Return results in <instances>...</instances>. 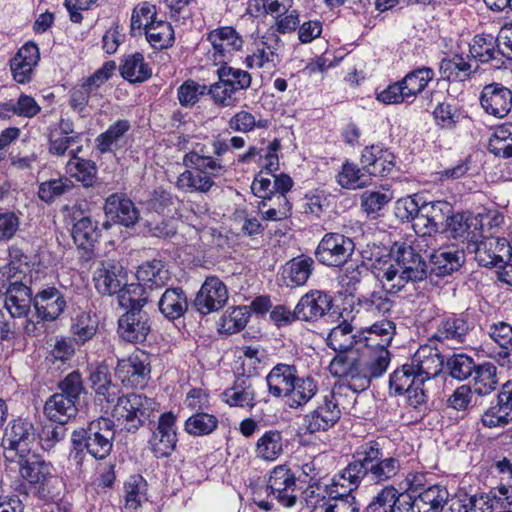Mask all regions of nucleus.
I'll return each mask as SVG.
<instances>
[{"label":"nucleus","instance_id":"obj_37","mask_svg":"<svg viewBox=\"0 0 512 512\" xmlns=\"http://www.w3.org/2000/svg\"><path fill=\"white\" fill-rule=\"evenodd\" d=\"M326 341L331 349L340 354L349 350L357 352L358 334L354 333V327L347 321L332 328Z\"/></svg>","mask_w":512,"mask_h":512},{"label":"nucleus","instance_id":"obj_52","mask_svg":"<svg viewBox=\"0 0 512 512\" xmlns=\"http://www.w3.org/2000/svg\"><path fill=\"white\" fill-rule=\"evenodd\" d=\"M372 378L365 370L360 359H353L345 378V383L335 387L339 394L344 389H349L354 393L366 390L370 386Z\"/></svg>","mask_w":512,"mask_h":512},{"label":"nucleus","instance_id":"obj_60","mask_svg":"<svg viewBox=\"0 0 512 512\" xmlns=\"http://www.w3.org/2000/svg\"><path fill=\"white\" fill-rule=\"evenodd\" d=\"M359 306L374 316L385 315L393 306L392 300L383 290L373 291L358 299Z\"/></svg>","mask_w":512,"mask_h":512},{"label":"nucleus","instance_id":"obj_1","mask_svg":"<svg viewBox=\"0 0 512 512\" xmlns=\"http://www.w3.org/2000/svg\"><path fill=\"white\" fill-rule=\"evenodd\" d=\"M444 359L438 349L421 345L410 363L396 369L389 378L390 391L406 395V403L414 409H422L427 403L425 382L442 371Z\"/></svg>","mask_w":512,"mask_h":512},{"label":"nucleus","instance_id":"obj_42","mask_svg":"<svg viewBox=\"0 0 512 512\" xmlns=\"http://www.w3.org/2000/svg\"><path fill=\"white\" fill-rule=\"evenodd\" d=\"M136 277L144 286L153 289L164 286L170 274L161 260L153 259L139 266Z\"/></svg>","mask_w":512,"mask_h":512},{"label":"nucleus","instance_id":"obj_62","mask_svg":"<svg viewBox=\"0 0 512 512\" xmlns=\"http://www.w3.org/2000/svg\"><path fill=\"white\" fill-rule=\"evenodd\" d=\"M269 125L268 120L259 118L246 110L236 112L228 121V127L234 132L247 134L255 128L265 129Z\"/></svg>","mask_w":512,"mask_h":512},{"label":"nucleus","instance_id":"obj_30","mask_svg":"<svg viewBox=\"0 0 512 512\" xmlns=\"http://www.w3.org/2000/svg\"><path fill=\"white\" fill-rule=\"evenodd\" d=\"M32 302L29 287L17 281L9 284L4 304L12 318L27 316Z\"/></svg>","mask_w":512,"mask_h":512},{"label":"nucleus","instance_id":"obj_8","mask_svg":"<svg viewBox=\"0 0 512 512\" xmlns=\"http://www.w3.org/2000/svg\"><path fill=\"white\" fill-rule=\"evenodd\" d=\"M474 326V318L469 310L444 315L436 321V328L431 339L462 344Z\"/></svg>","mask_w":512,"mask_h":512},{"label":"nucleus","instance_id":"obj_17","mask_svg":"<svg viewBox=\"0 0 512 512\" xmlns=\"http://www.w3.org/2000/svg\"><path fill=\"white\" fill-rule=\"evenodd\" d=\"M150 368L143 353L131 354L120 359L115 368V376L126 387H143L149 378Z\"/></svg>","mask_w":512,"mask_h":512},{"label":"nucleus","instance_id":"obj_22","mask_svg":"<svg viewBox=\"0 0 512 512\" xmlns=\"http://www.w3.org/2000/svg\"><path fill=\"white\" fill-rule=\"evenodd\" d=\"M332 307V298L320 290H311L303 295L296 305V318L315 322L325 316Z\"/></svg>","mask_w":512,"mask_h":512},{"label":"nucleus","instance_id":"obj_13","mask_svg":"<svg viewBox=\"0 0 512 512\" xmlns=\"http://www.w3.org/2000/svg\"><path fill=\"white\" fill-rule=\"evenodd\" d=\"M339 392L333 389L326 394L315 410L305 416L306 428L310 433L327 431L333 427L341 417L338 401Z\"/></svg>","mask_w":512,"mask_h":512},{"label":"nucleus","instance_id":"obj_61","mask_svg":"<svg viewBox=\"0 0 512 512\" xmlns=\"http://www.w3.org/2000/svg\"><path fill=\"white\" fill-rule=\"evenodd\" d=\"M249 316L246 307H234L221 317L218 323V331L224 334L237 333L246 326Z\"/></svg>","mask_w":512,"mask_h":512},{"label":"nucleus","instance_id":"obj_26","mask_svg":"<svg viewBox=\"0 0 512 512\" xmlns=\"http://www.w3.org/2000/svg\"><path fill=\"white\" fill-rule=\"evenodd\" d=\"M105 214L112 221L123 226H133L139 219V211L125 194L110 195L104 204Z\"/></svg>","mask_w":512,"mask_h":512},{"label":"nucleus","instance_id":"obj_50","mask_svg":"<svg viewBox=\"0 0 512 512\" xmlns=\"http://www.w3.org/2000/svg\"><path fill=\"white\" fill-rule=\"evenodd\" d=\"M72 236L75 244L84 249L91 250L101 236V230L98 224L89 217H83L78 220L72 229Z\"/></svg>","mask_w":512,"mask_h":512},{"label":"nucleus","instance_id":"obj_44","mask_svg":"<svg viewBox=\"0 0 512 512\" xmlns=\"http://www.w3.org/2000/svg\"><path fill=\"white\" fill-rule=\"evenodd\" d=\"M280 62L276 48L265 41L255 42V48L248 54L243 63L249 69L275 68Z\"/></svg>","mask_w":512,"mask_h":512},{"label":"nucleus","instance_id":"obj_25","mask_svg":"<svg viewBox=\"0 0 512 512\" xmlns=\"http://www.w3.org/2000/svg\"><path fill=\"white\" fill-rule=\"evenodd\" d=\"M149 331L148 316L142 311H127L118 320V334L127 342H143Z\"/></svg>","mask_w":512,"mask_h":512},{"label":"nucleus","instance_id":"obj_53","mask_svg":"<svg viewBox=\"0 0 512 512\" xmlns=\"http://www.w3.org/2000/svg\"><path fill=\"white\" fill-rule=\"evenodd\" d=\"M144 32L146 40L155 49L171 47L175 40L172 25L165 20L158 19L150 24Z\"/></svg>","mask_w":512,"mask_h":512},{"label":"nucleus","instance_id":"obj_15","mask_svg":"<svg viewBox=\"0 0 512 512\" xmlns=\"http://www.w3.org/2000/svg\"><path fill=\"white\" fill-rule=\"evenodd\" d=\"M475 260L484 267H494L511 261L509 240L504 237H485L474 243Z\"/></svg>","mask_w":512,"mask_h":512},{"label":"nucleus","instance_id":"obj_47","mask_svg":"<svg viewBox=\"0 0 512 512\" xmlns=\"http://www.w3.org/2000/svg\"><path fill=\"white\" fill-rule=\"evenodd\" d=\"M261 219L278 222L287 219L291 214V204L285 195L275 194L272 198L261 200L258 204Z\"/></svg>","mask_w":512,"mask_h":512},{"label":"nucleus","instance_id":"obj_6","mask_svg":"<svg viewBox=\"0 0 512 512\" xmlns=\"http://www.w3.org/2000/svg\"><path fill=\"white\" fill-rule=\"evenodd\" d=\"M206 41L210 45L206 58L215 66L230 63L244 46L242 35L233 26H220L209 31Z\"/></svg>","mask_w":512,"mask_h":512},{"label":"nucleus","instance_id":"obj_32","mask_svg":"<svg viewBox=\"0 0 512 512\" xmlns=\"http://www.w3.org/2000/svg\"><path fill=\"white\" fill-rule=\"evenodd\" d=\"M478 69L473 66L469 56L453 55L450 59H443L440 63V73L443 79L450 82L465 81Z\"/></svg>","mask_w":512,"mask_h":512},{"label":"nucleus","instance_id":"obj_7","mask_svg":"<svg viewBox=\"0 0 512 512\" xmlns=\"http://www.w3.org/2000/svg\"><path fill=\"white\" fill-rule=\"evenodd\" d=\"M87 452L95 459L106 458L113 446L114 422L106 417L91 421L86 430L79 432Z\"/></svg>","mask_w":512,"mask_h":512},{"label":"nucleus","instance_id":"obj_10","mask_svg":"<svg viewBox=\"0 0 512 512\" xmlns=\"http://www.w3.org/2000/svg\"><path fill=\"white\" fill-rule=\"evenodd\" d=\"M177 442L176 416L172 412L163 413L152 430L149 449L156 458H166L173 453Z\"/></svg>","mask_w":512,"mask_h":512},{"label":"nucleus","instance_id":"obj_14","mask_svg":"<svg viewBox=\"0 0 512 512\" xmlns=\"http://www.w3.org/2000/svg\"><path fill=\"white\" fill-rule=\"evenodd\" d=\"M228 300V289L226 285L216 276H209L205 279L198 291L194 306L201 314H209L222 309Z\"/></svg>","mask_w":512,"mask_h":512},{"label":"nucleus","instance_id":"obj_34","mask_svg":"<svg viewBox=\"0 0 512 512\" xmlns=\"http://www.w3.org/2000/svg\"><path fill=\"white\" fill-rule=\"evenodd\" d=\"M77 403L64 397L63 394H53L45 403L44 413L49 420L64 425L77 414Z\"/></svg>","mask_w":512,"mask_h":512},{"label":"nucleus","instance_id":"obj_63","mask_svg":"<svg viewBox=\"0 0 512 512\" xmlns=\"http://www.w3.org/2000/svg\"><path fill=\"white\" fill-rule=\"evenodd\" d=\"M73 182L67 177H59L42 182L38 188V197L45 203H52L57 197L69 192Z\"/></svg>","mask_w":512,"mask_h":512},{"label":"nucleus","instance_id":"obj_38","mask_svg":"<svg viewBox=\"0 0 512 512\" xmlns=\"http://www.w3.org/2000/svg\"><path fill=\"white\" fill-rule=\"evenodd\" d=\"M81 147L76 151L72 150V157L66 164L67 174L81 182L85 187H90L94 184L97 176V166L92 160L83 159L77 156Z\"/></svg>","mask_w":512,"mask_h":512},{"label":"nucleus","instance_id":"obj_27","mask_svg":"<svg viewBox=\"0 0 512 512\" xmlns=\"http://www.w3.org/2000/svg\"><path fill=\"white\" fill-rule=\"evenodd\" d=\"M449 502V492L441 485H430L419 492L412 502H406L408 511L417 508L418 512H442L444 505Z\"/></svg>","mask_w":512,"mask_h":512},{"label":"nucleus","instance_id":"obj_29","mask_svg":"<svg viewBox=\"0 0 512 512\" xmlns=\"http://www.w3.org/2000/svg\"><path fill=\"white\" fill-rule=\"evenodd\" d=\"M297 376L295 366L284 363L275 365L266 376L269 393L274 397H286Z\"/></svg>","mask_w":512,"mask_h":512},{"label":"nucleus","instance_id":"obj_49","mask_svg":"<svg viewBox=\"0 0 512 512\" xmlns=\"http://www.w3.org/2000/svg\"><path fill=\"white\" fill-rule=\"evenodd\" d=\"M473 388L475 394L486 396L491 394L498 385L497 368L490 362H485L475 367Z\"/></svg>","mask_w":512,"mask_h":512},{"label":"nucleus","instance_id":"obj_57","mask_svg":"<svg viewBox=\"0 0 512 512\" xmlns=\"http://www.w3.org/2000/svg\"><path fill=\"white\" fill-rule=\"evenodd\" d=\"M400 469L401 464L398 458L382 457L375 464L368 467L366 477L375 484H382L393 479L399 473Z\"/></svg>","mask_w":512,"mask_h":512},{"label":"nucleus","instance_id":"obj_28","mask_svg":"<svg viewBox=\"0 0 512 512\" xmlns=\"http://www.w3.org/2000/svg\"><path fill=\"white\" fill-rule=\"evenodd\" d=\"M464 261V253L456 246H446L430 254L431 273L436 276L450 275L457 271Z\"/></svg>","mask_w":512,"mask_h":512},{"label":"nucleus","instance_id":"obj_33","mask_svg":"<svg viewBox=\"0 0 512 512\" xmlns=\"http://www.w3.org/2000/svg\"><path fill=\"white\" fill-rule=\"evenodd\" d=\"M188 298L182 288H167L159 299L160 312L170 320L179 319L188 309Z\"/></svg>","mask_w":512,"mask_h":512},{"label":"nucleus","instance_id":"obj_5","mask_svg":"<svg viewBox=\"0 0 512 512\" xmlns=\"http://www.w3.org/2000/svg\"><path fill=\"white\" fill-rule=\"evenodd\" d=\"M154 409L155 401L152 398L138 393L120 396L119 390L115 402L109 408L106 404L102 408L106 413L110 411L111 416L127 431H136Z\"/></svg>","mask_w":512,"mask_h":512},{"label":"nucleus","instance_id":"obj_54","mask_svg":"<svg viewBox=\"0 0 512 512\" xmlns=\"http://www.w3.org/2000/svg\"><path fill=\"white\" fill-rule=\"evenodd\" d=\"M71 321L70 332L76 343L84 344L96 334L98 322L90 312H79L72 317Z\"/></svg>","mask_w":512,"mask_h":512},{"label":"nucleus","instance_id":"obj_24","mask_svg":"<svg viewBox=\"0 0 512 512\" xmlns=\"http://www.w3.org/2000/svg\"><path fill=\"white\" fill-rule=\"evenodd\" d=\"M33 305L40 319L54 321L64 312L66 300L60 290L47 287L34 296Z\"/></svg>","mask_w":512,"mask_h":512},{"label":"nucleus","instance_id":"obj_45","mask_svg":"<svg viewBox=\"0 0 512 512\" xmlns=\"http://www.w3.org/2000/svg\"><path fill=\"white\" fill-rule=\"evenodd\" d=\"M363 472L360 465L350 462L333 477L332 484L328 489H335L339 494H352L365 478Z\"/></svg>","mask_w":512,"mask_h":512},{"label":"nucleus","instance_id":"obj_39","mask_svg":"<svg viewBox=\"0 0 512 512\" xmlns=\"http://www.w3.org/2000/svg\"><path fill=\"white\" fill-rule=\"evenodd\" d=\"M52 466L49 463L33 459L20 458L19 473L30 484L44 487L52 479Z\"/></svg>","mask_w":512,"mask_h":512},{"label":"nucleus","instance_id":"obj_55","mask_svg":"<svg viewBox=\"0 0 512 512\" xmlns=\"http://www.w3.org/2000/svg\"><path fill=\"white\" fill-rule=\"evenodd\" d=\"M219 425L218 418L205 411L196 412L187 418L184 430L192 436H207L212 434Z\"/></svg>","mask_w":512,"mask_h":512},{"label":"nucleus","instance_id":"obj_3","mask_svg":"<svg viewBox=\"0 0 512 512\" xmlns=\"http://www.w3.org/2000/svg\"><path fill=\"white\" fill-rule=\"evenodd\" d=\"M187 168L176 181L178 190L185 193H208L215 185L213 177L221 176L227 167L221 159L204 154V145L192 146L182 159Z\"/></svg>","mask_w":512,"mask_h":512},{"label":"nucleus","instance_id":"obj_23","mask_svg":"<svg viewBox=\"0 0 512 512\" xmlns=\"http://www.w3.org/2000/svg\"><path fill=\"white\" fill-rule=\"evenodd\" d=\"M497 42L498 39L490 34L474 36L469 43V58L481 64H490L493 68H500L504 64V53Z\"/></svg>","mask_w":512,"mask_h":512},{"label":"nucleus","instance_id":"obj_41","mask_svg":"<svg viewBox=\"0 0 512 512\" xmlns=\"http://www.w3.org/2000/svg\"><path fill=\"white\" fill-rule=\"evenodd\" d=\"M284 439L278 430L266 431L256 442L255 454L258 458L273 462L283 453Z\"/></svg>","mask_w":512,"mask_h":512},{"label":"nucleus","instance_id":"obj_35","mask_svg":"<svg viewBox=\"0 0 512 512\" xmlns=\"http://www.w3.org/2000/svg\"><path fill=\"white\" fill-rule=\"evenodd\" d=\"M314 269V260L306 255H300L288 261L283 269V278L289 287L304 285Z\"/></svg>","mask_w":512,"mask_h":512},{"label":"nucleus","instance_id":"obj_19","mask_svg":"<svg viewBox=\"0 0 512 512\" xmlns=\"http://www.w3.org/2000/svg\"><path fill=\"white\" fill-rule=\"evenodd\" d=\"M88 381L91 389L95 392V401L102 408H107L117 398L118 386L112 382L109 367L103 363H93L88 366Z\"/></svg>","mask_w":512,"mask_h":512},{"label":"nucleus","instance_id":"obj_16","mask_svg":"<svg viewBox=\"0 0 512 512\" xmlns=\"http://www.w3.org/2000/svg\"><path fill=\"white\" fill-rule=\"evenodd\" d=\"M479 101L486 114L502 119L511 111L512 91L501 83H490L483 87Z\"/></svg>","mask_w":512,"mask_h":512},{"label":"nucleus","instance_id":"obj_9","mask_svg":"<svg viewBox=\"0 0 512 512\" xmlns=\"http://www.w3.org/2000/svg\"><path fill=\"white\" fill-rule=\"evenodd\" d=\"M355 244L350 237L340 233H326L320 240L315 256L326 266L339 267L352 256Z\"/></svg>","mask_w":512,"mask_h":512},{"label":"nucleus","instance_id":"obj_56","mask_svg":"<svg viewBox=\"0 0 512 512\" xmlns=\"http://www.w3.org/2000/svg\"><path fill=\"white\" fill-rule=\"evenodd\" d=\"M336 180L342 188L356 190L368 184L369 176L355 163L345 161L336 176Z\"/></svg>","mask_w":512,"mask_h":512},{"label":"nucleus","instance_id":"obj_18","mask_svg":"<svg viewBox=\"0 0 512 512\" xmlns=\"http://www.w3.org/2000/svg\"><path fill=\"white\" fill-rule=\"evenodd\" d=\"M501 495V490L494 487L486 494L453 497L444 512H491L501 507L498 501L505 500Z\"/></svg>","mask_w":512,"mask_h":512},{"label":"nucleus","instance_id":"obj_51","mask_svg":"<svg viewBox=\"0 0 512 512\" xmlns=\"http://www.w3.org/2000/svg\"><path fill=\"white\" fill-rule=\"evenodd\" d=\"M435 73L430 67H419L407 73L401 80L404 90L413 102L417 95L422 93L433 80Z\"/></svg>","mask_w":512,"mask_h":512},{"label":"nucleus","instance_id":"obj_64","mask_svg":"<svg viewBox=\"0 0 512 512\" xmlns=\"http://www.w3.org/2000/svg\"><path fill=\"white\" fill-rule=\"evenodd\" d=\"M125 507L137 510L146 501V482L139 476H131L124 485Z\"/></svg>","mask_w":512,"mask_h":512},{"label":"nucleus","instance_id":"obj_4","mask_svg":"<svg viewBox=\"0 0 512 512\" xmlns=\"http://www.w3.org/2000/svg\"><path fill=\"white\" fill-rule=\"evenodd\" d=\"M396 216L402 221H411L418 237H432L440 229L444 217L452 209L447 201L423 202L415 197L400 199L396 203Z\"/></svg>","mask_w":512,"mask_h":512},{"label":"nucleus","instance_id":"obj_31","mask_svg":"<svg viewBox=\"0 0 512 512\" xmlns=\"http://www.w3.org/2000/svg\"><path fill=\"white\" fill-rule=\"evenodd\" d=\"M223 401L231 407L252 409L256 405V391L248 378H240L222 394Z\"/></svg>","mask_w":512,"mask_h":512},{"label":"nucleus","instance_id":"obj_58","mask_svg":"<svg viewBox=\"0 0 512 512\" xmlns=\"http://www.w3.org/2000/svg\"><path fill=\"white\" fill-rule=\"evenodd\" d=\"M360 361L371 378H379L386 371L390 363L389 350L357 351Z\"/></svg>","mask_w":512,"mask_h":512},{"label":"nucleus","instance_id":"obj_40","mask_svg":"<svg viewBox=\"0 0 512 512\" xmlns=\"http://www.w3.org/2000/svg\"><path fill=\"white\" fill-rule=\"evenodd\" d=\"M119 70L121 76L130 83H142L152 76V69L141 53L124 57Z\"/></svg>","mask_w":512,"mask_h":512},{"label":"nucleus","instance_id":"obj_43","mask_svg":"<svg viewBox=\"0 0 512 512\" xmlns=\"http://www.w3.org/2000/svg\"><path fill=\"white\" fill-rule=\"evenodd\" d=\"M443 225L445 226V230L453 238H466L472 240L475 233L470 229L472 226H474V229L477 228V220L469 214L460 212L453 214L452 208L444 217V221L440 224V227Z\"/></svg>","mask_w":512,"mask_h":512},{"label":"nucleus","instance_id":"obj_36","mask_svg":"<svg viewBox=\"0 0 512 512\" xmlns=\"http://www.w3.org/2000/svg\"><path fill=\"white\" fill-rule=\"evenodd\" d=\"M119 269L110 262H103L94 273V284L97 291L103 295H112L124 285Z\"/></svg>","mask_w":512,"mask_h":512},{"label":"nucleus","instance_id":"obj_59","mask_svg":"<svg viewBox=\"0 0 512 512\" xmlns=\"http://www.w3.org/2000/svg\"><path fill=\"white\" fill-rule=\"evenodd\" d=\"M217 76L225 85L235 93L241 90H247L251 85V75L247 71L239 68H233L228 64L218 65Z\"/></svg>","mask_w":512,"mask_h":512},{"label":"nucleus","instance_id":"obj_20","mask_svg":"<svg viewBox=\"0 0 512 512\" xmlns=\"http://www.w3.org/2000/svg\"><path fill=\"white\" fill-rule=\"evenodd\" d=\"M363 170L369 175L385 177L395 167L394 153L380 144L366 146L361 153Z\"/></svg>","mask_w":512,"mask_h":512},{"label":"nucleus","instance_id":"obj_11","mask_svg":"<svg viewBox=\"0 0 512 512\" xmlns=\"http://www.w3.org/2000/svg\"><path fill=\"white\" fill-rule=\"evenodd\" d=\"M267 491L268 497H273L285 508H291L296 504V477L287 465H278L273 468L270 472Z\"/></svg>","mask_w":512,"mask_h":512},{"label":"nucleus","instance_id":"obj_12","mask_svg":"<svg viewBox=\"0 0 512 512\" xmlns=\"http://www.w3.org/2000/svg\"><path fill=\"white\" fill-rule=\"evenodd\" d=\"M36 433L31 422L24 419L11 421L4 431L2 446L5 451H14L20 458L27 456L34 442Z\"/></svg>","mask_w":512,"mask_h":512},{"label":"nucleus","instance_id":"obj_21","mask_svg":"<svg viewBox=\"0 0 512 512\" xmlns=\"http://www.w3.org/2000/svg\"><path fill=\"white\" fill-rule=\"evenodd\" d=\"M39 60L38 46L33 42L25 43L10 60L13 79L19 84L29 83Z\"/></svg>","mask_w":512,"mask_h":512},{"label":"nucleus","instance_id":"obj_48","mask_svg":"<svg viewBox=\"0 0 512 512\" xmlns=\"http://www.w3.org/2000/svg\"><path fill=\"white\" fill-rule=\"evenodd\" d=\"M290 390L286 396L287 404L290 408H298L307 404L316 395L318 386L311 376H297Z\"/></svg>","mask_w":512,"mask_h":512},{"label":"nucleus","instance_id":"obj_46","mask_svg":"<svg viewBox=\"0 0 512 512\" xmlns=\"http://www.w3.org/2000/svg\"><path fill=\"white\" fill-rule=\"evenodd\" d=\"M401 499L404 495H400L396 488L385 486L372 498L364 512H403Z\"/></svg>","mask_w":512,"mask_h":512},{"label":"nucleus","instance_id":"obj_2","mask_svg":"<svg viewBox=\"0 0 512 512\" xmlns=\"http://www.w3.org/2000/svg\"><path fill=\"white\" fill-rule=\"evenodd\" d=\"M431 237H418L412 245L395 244L389 262L381 268L382 280L390 284V290L399 291L408 282L422 281L427 276V267L420 252H428Z\"/></svg>","mask_w":512,"mask_h":512}]
</instances>
